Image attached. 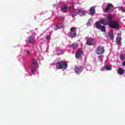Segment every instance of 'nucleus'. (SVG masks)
Listing matches in <instances>:
<instances>
[{"label":"nucleus","instance_id":"25","mask_svg":"<svg viewBox=\"0 0 125 125\" xmlns=\"http://www.w3.org/2000/svg\"><path fill=\"white\" fill-rule=\"evenodd\" d=\"M104 68L106 70H108V71H109V70H111V69H112V67H111V66L109 65L105 66Z\"/></svg>","mask_w":125,"mask_h":125},{"label":"nucleus","instance_id":"17","mask_svg":"<svg viewBox=\"0 0 125 125\" xmlns=\"http://www.w3.org/2000/svg\"><path fill=\"white\" fill-rule=\"evenodd\" d=\"M28 42L29 43H34L35 42V37L31 36L29 38Z\"/></svg>","mask_w":125,"mask_h":125},{"label":"nucleus","instance_id":"33","mask_svg":"<svg viewBox=\"0 0 125 125\" xmlns=\"http://www.w3.org/2000/svg\"><path fill=\"white\" fill-rule=\"evenodd\" d=\"M122 65L123 66H125V61H124L123 63H122Z\"/></svg>","mask_w":125,"mask_h":125},{"label":"nucleus","instance_id":"11","mask_svg":"<svg viewBox=\"0 0 125 125\" xmlns=\"http://www.w3.org/2000/svg\"><path fill=\"white\" fill-rule=\"evenodd\" d=\"M117 73L119 75H123L125 74V69L122 67H119L117 70Z\"/></svg>","mask_w":125,"mask_h":125},{"label":"nucleus","instance_id":"30","mask_svg":"<svg viewBox=\"0 0 125 125\" xmlns=\"http://www.w3.org/2000/svg\"><path fill=\"white\" fill-rule=\"evenodd\" d=\"M46 40H50V35H48L46 37Z\"/></svg>","mask_w":125,"mask_h":125},{"label":"nucleus","instance_id":"32","mask_svg":"<svg viewBox=\"0 0 125 125\" xmlns=\"http://www.w3.org/2000/svg\"><path fill=\"white\" fill-rule=\"evenodd\" d=\"M26 53H27V55H29V54H30V52L29 51H27Z\"/></svg>","mask_w":125,"mask_h":125},{"label":"nucleus","instance_id":"15","mask_svg":"<svg viewBox=\"0 0 125 125\" xmlns=\"http://www.w3.org/2000/svg\"><path fill=\"white\" fill-rule=\"evenodd\" d=\"M108 38L111 41H114V33L113 32H109L108 33Z\"/></svg>","mask_w":125,"mask_h":125},{"label":"nucleus","instance_id":"4","mask_svg":"<svg viewBox=\"0 0 125 125\" xmlns=\"http://www.w3.org/2000/svg\"><path fill=\"white\" fill-rule=\"evenodd\" d=\"M83 67L82 65L75 66L74 71L76 74L80 75L83 71Z\"/></svg>","mask_w":125,"mask_h":125},{"label":"nucleus","instance_id":"27","mask_svg":"<svg viewBox=\"0 0 125 125\" xmlns=\"http://www.w3.org/2000/svg\"><path fill=\"white\" fill-rule=\"evenodd\" d=\"M71 32H74L77 31V28L76 27H71L70 29Z\"/></svg>","mask_w":125,"mask_h":125},{"label":"nucleus","instance_id":"6","mask_svg":"<svg viewBox=\"0 0 125 125\" xmlns=\"http://www.w3.org/2000/svg\"><path fill=\"white\" fill-rule=\"evenodd\" d=\"M118 37L116 39V43L117 44H122V33H119L117 34Z\"/></svg>","mask_w":125,"mask_h":125},{"label":"nucleus","instance_id":"8","mask_svg":"<svg viewBox=\"0 0 125 125\" xmlns=\"http://www.w3.org/2000/svg\"><path fill=\"white\" fill-rule=\"evenodd\" d=\"M82 55H83V50H82V49H80L76 53V58L80 59V58H82Z\"/></svg>","mask_w":125,"mask_h":125},{"label":"nucleus","instance_id":"14","mask_svg":"<svg viewBox=\"0 0 125 125\" xmlns=\"http://www.w3.org/2000/svg\"><path fill=\"white\" fill-rule=\"evenodd\" d=\"M68 36L70 38H76L77 33L75 32H70L68 33Z\"/></svg>","mask_w":125,"mask_h":125},{"label":"nucleus","instance_id":"35","mask_svg":"<svg viewBox=\"0 0 125 125\" xmlns=\"http://www.w3.org/2000/svg\"><path fill=\"white\" fill-rule=\"evenodd\" d=\"M34 35H36V33H34Z\"/></svg>","mask_w":125,"mask_h":125},{"label":"nucleus","instance_id":"18","mask_svg":"<svg viewBox=\"0 0 125 125\" xmlns=\"http://www.w3.org/2000/svg\"><path fill=\"white\" fill-rule=\"evenodd\" d=\"M85 13H86V11L84 10H78V14L80 16H83V15H85Z\"/></svg>","mask_w":125,"mask_h":125},{"label":"nucleus","instance_id":"2","mask_svg":"<svg viewBox=\"0 0 125 125\" xmlns=\"http://www.w3.org/2000/svg\"><path fill=\"white\" fill-rule=\"evenodd\" d=\"M108 26L110 28H111L112 29H116V30H118L120 27L119 23L117 22V21H111V22L108 23Z\"/></svg>","mask_w":125,"mask_h":125},{"label":"nucleus","instance_id":"1","mask_svg":"<svg viewBox=\"0 0 125 125\" xmlns=\"http://www.w3.org/2000/svg\"><path fill=\"white\" fill-rule=\"evenodd\" d=\"M56 67L58 70H62V69L66 70L68 68V63L66 62L62 61L57 63Z\"/></svg>","mask_w":125,"mask_h":125},{"label":"nucleus","instance_id":"31","mask_svg":"<svg viewBox=\"0 0 125 125\" xmlns=\"http://www.w3.org/2000/svg\"><path fill=\"white\" fill-rule=\"evenodd\" d=\"M86 24H87V26H90V22L89 21H88Z\"/></svg>","mask_w":125,"mask_h":125},{"label":"nucleus","instance_id":"23","mask_svg":"<svg viewBox=\"0 0 125 125\" xmlns=\"http://www.w3.org/2000/svg\"><path fill=\"white\" fill-rule=\"evenodd\" d=\"M112 18H113L112 17V16H111V15L108 14L107 15V19H108V20H109L110 22H111V21H112Z\"/></svg>","mask_w":125,"mask_h":125},{"label":"nucleus","instance_id":"13","mask_svg":"<svg viewBox=\"0 0 125 125\" xmlns=\"http://www.w3.org/2000/svg\"><path fill=\"white\" fill-rule=\"evenodd\" d=\"M68 11V6L66 5H63L62 7L61 8V11H62L63 13H66L67 11Z\"/></svg>","mask_w":125,"mask_h":125},{"label":"nucleus","instance_id":"16","mask_svg":"<svg viewBox=\"0 0 125 125\" xmlns=\"http://www.w3.org/2000/svg\"><path fill=\"white\" fill-rule=\"evenodd\" d=\"M100 23H101V24H102L103 25H104L105 26H107V25H109V23H108V21L107 20H105L103 19H101Z\"/></svg>","mask_w":125,"mask_h":125},{"label":"nucleus","instance_id":"5","mask_svg":"<svg viewBox=\"0 0 125 125\" xmlns=\"http://www.w3.org/2000/svg\"><path fill=\"white\" fill-rule=\"evenodd\" d=\"M96 44V41L92 38L88 39L86 41V44L88 45H94Z\"/></svg>","mask_w":125,"mask_h":125},{"label":"nucleus","instance_id":"10","mask_svg":"<svg viewBox=\"0 0 125 125\" xmlns=\"http://www.w3.org/2000/svg\"><path fill=\"white\" fill-rule=\"evenodd\" d=\"M64 26L65 25L63 23H58L55 25L54 29L58 30V29H61V28H63V27H64Z\"/></svg>","mask_w":125,"mask_h":125},{"label":"nucleus","instance_id":"28","mask_svg":"<svg viewBox=\"0 0 125 125\" xmlns=\"http://www.w3.org/2000/svg\"><path fill=\"white\" fill-rule=\"evenodd\" d=\"M98 61H99V62H102V58H101V56H99L98 57Z\"/></svg>","mask_w":125,"mask_h":125},{"label":"nucleus","instance_id":"22","mask_svg":"<svg viewBox=\"0 0 125 125\" xmlns=\"http://www.w3.org/2000/svg\"><path fill=\"white\" fill-rule=\"evenodd\" d=\"M37 68L38 67H36L35 66L34 67V65H33L31 67V72L32 73V74H36V71H37Z\"/></svg>","mask_w":125,"mask_h":125},{"label":"nucleus","instance_id":"3","mask_svg":"<svg viewBox=\"0 0 125 125\" xmlns=\"http://www.w3.org/2000/svg\"><path fill=\"white\" fill-rule=\"evenodd\" d=\"M105 52V50H104V47L103 46H99L96 49V54L98 55H101V54H103Z\"/></svg>","mask_w":125,"mask_h":125},{"label":"nucleus","instance_id":"20","mask_svg":"<svg viewBox=\"0 0 125 125\" xmlns=\"http://www.w3.org/2000/svg\"><path fill=\"white\" fill-rule=\"evenodd\" d=\"M70 47H72L73 49H76V48H78L79 47V45L78 44V43H73Z\"/></svg>","mask_w":125,"mask_h":125},{"label":"nucleus","instance_id":"12","mask_svg":"<svg viewBox=\"0 0 125 125\" xmlns=\"http://www.w3.org/2000/svg\"><path fill=\"white\" fill-rule=\"evenodd\" d=\"M71 14L72 17H75L77 14H79V10H73L71 12Z\"/></svg>","mask_w":125,"mask_h":125},{"label":"nucleus","instance_id":"19","mask_svg":"<svg viewBox=\"0 0 125 125\" xmlns=\"http://www.w3.org/2000/svg\"><path fill=\"white\" fill-rule=\"evenodd\" d=\"M33 64L35 68H38V66H39V64H38V61H37V60L35 59H33Z\"/></svg>","mask_w":125,"mask_h":125},{"label":"nucleus","instance_id":"7","mask_svg":"<svg viewBox=\"0 0 125 125\" xmlns=\"http://www.w3.org/2000/svg\"><path fill=\"white\" fill-rule=\"evenodd\" d=\"M96 27L97 29H99V30H101L102 32H105L106 31V27L105 26H101L98 24V22H96Z\"/></svg>","mask_w":125,"mask_h":125},{"label":"nucleus","instance_id":"29","mask_svg":"<svg viewBox=\"0 0 125 125\" xmlns=\"http://www.w3.org/2000/svg\"><path fill=\"white\" fill-rule=\"evenodd\" d=\"M60 20H61V21H64V20H65V18L63 17H60Z\"/></svg>","mask_w":125,"mask_h":125},{"label":"nucleus","instance_id":"21","mask_svg":"<svg viewBox=\"0 0 125 125\" xmlns=\"http://www.w3.org/2000/svg\"><path fill=\"white\" fill-rule=\"evenodd\" d=\"M90 13L91 15L95 14V8L92 7L90 9Z\"/></svg>","mask_w":125,"mask_h":125},{"label":"nucleus","instance_id":"34","mask_svg":"<svg viewBox=\"0 0 125 125\" xmlns=\"http://www.w3.org/2000/svg\"><path fill=\"white\" fill-rule=\"evenodd\" d=\"M113 10H111V11H110V12H113Z\"/></svg>","mask_w":125,"mask_h":125},{"label":"nucleus","instance_id":"24","mask_svg":"<svg viewBox=\"0 0 125 125\" xmlns=\"http://www.w3.org/2000/svg\"><path fill=\"white\" fill-rule=\"evenodd\" d=\"M119 58H120L121 60H125V57L124 55H120Z\"/></svg>","mask_w":125,"mask_h":125},{"label":"nucleus","instance_id":"26","mask_svg":"<svg viewBox=\"0 0 125 125\" xmlns=\"http://www.w3.org/2000/svg\"><path fill=\"white\" fill-rule=\"evenodd\" d=\"M119 10L122 11V12H125V9L124 8V7H123V6L120 7Z\"/></svg>","mask_w":125,"mask_h":125},{"label":"nucleus","instance_id":"9","mask_svg":"<svg viewBox=\"0 0 125 125\" xmlns=\"http://www.w3.org/2000/svg\"><path fill=\"white\" fill-rule=\"evenodd\" d=\"M112 8H114V5L111 3H109L104 9V12H107V11H109L110 9H112Z\"/></svg>","mask_w":125,"mask_h":125}]
</instances>
